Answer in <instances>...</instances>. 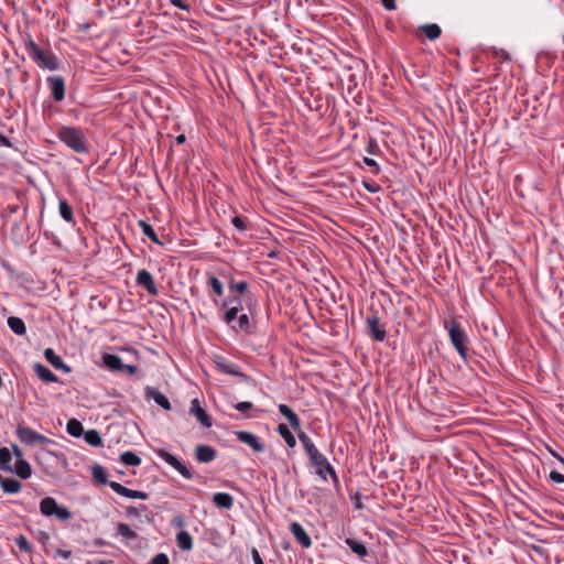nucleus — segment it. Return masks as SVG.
I'll use <instances>...</instances> for the list:
<instances>
[{"instance_id": "9b49d317", "label": "nucleus", "mask_w": 564, "mask_h": 564, "mask_svg": "<svg viewBox=\"0 0 564 564\" xmlns=\"http://www.w3.org/2000/svg\"><path fill=\"white\" fill-rule=\"evenodd\" d=\"M47 84L51 89L52 96L56 101H62L65 97V82L61 76H50Z\"/></svg>"}, {"instance_id": "79ce46f5", "label": "nucleus", "mask_w": 564, "mask_h": 564, "mask_svg": "<svg viewBox=\"0 0 564 564\" xmlns=\"http://www.w3.org/2000/svg\"><path fill=\"white\" fill-rule=\"evenodd\" d=\"M150 564H170V560L165 553H159L151 560Z\"/></svg>"}, {"instance_id": "4c0bfd02", "label": "nucleus", "mask_w": 564, "mask_h": 564, "mask_svg": "<svg viewBox=\"0 0 564 564\" xmlns=\"http://www.w3.org/2000/svg\"><path fill=\"white\" fill-rule=\"evenodd\" d=\"M208 284L212 286L213 291L217 295H223L224 288H223V283L219 281V279H217L216 276H209Z\"/></svg>"}, {"instance_id": "58836bf2", "label": "nucleus", "mask_w": 564, "mask_h": 564, "mask_svg": "<svg viewBox=\"0 0 564 564\" xmlns=\"http://www.w3.org/2000/svg\"><path fill=\"white\" fill-rule=\"evenodd\" d=\"M238 329L246 333L250 332V321L247 314H241L238 316Z\"/></svg>"}, {"instance_id": "13d9d810", "label": "nucleus", "mask_w": 564, "mask_h": 564, "mask_svg": "<svg viewBox=\"0 0 564 564\" xmlns=\"http://www.w3.org/2000/svg\"><path fill=\"white\" fill-rule=\"evenodd\" d=\"M364 162L367 166H370V167H373L376 171V173L379 172V166L377 164V162L373 160V159H370V158H364Z\"/></svg>"}, {"instance_id": "e2e57ef3", "label": "nucleus", "mask_w": 564, "mask_h": 564, "mask_svg": "<svg viewBox=\"0 0 564 564\" xmlns=\"http://www.w3.org/2000/svg\"><path fill=\"white\" fill-rule=\"evenodd\" d=\"M138 491L139 490H132V489L127 488V491L124 492L123 497L137 499Z\"/></svg>"}, {"instance_id": "4be33fe9", "label": "nucleus", "mask_w": 564, "mask_h": 564, "mask_svg": "<svg viewBox=\"0 0 564 564\" xmlns=\"http://www.w3.org/2000/svg\"><path fill=\"white\" fill-rule=\"evenodd\" d=\"M12 471H14L22 479H28L32 475L31 465L25 459H18L14 465V469L12 468Z\"/></svg>"}, {"instance_id": "dca6fc26", "label": "nucleus", "mask_w": 564, "mask_h": 564, "mask_svg": "<svg viewBox=\"0 0 564 564\" xmlns=\"http://www.w3.org/2000/svg\"><path fill=\"white\" fill-rule=\"evenodd\" d=\"M44 357L54 368L62 369L65 372L70 371V368L64 364L63 359L52 348L44 350Z\"/></svg>"}, {"instance_id": "5701e85b", "label": "nucleus", "mask_w": 564, "mask_h": 564, "mask_svg": "<svg viewBox=\"0 0 564 564\" xmlns=\"http://www.w3.org/2000/svg\"><path fill=\"white\" fill-rule=\"evenodd\" d=\"M176 542L181 550L189 551L193 549V539L187 531H180L176 534Z\"/></svg>"}, {"instance_id": "39448f33", "label": "nucleus", "mask_w": 564, "mask_h": 564, "mask_svg": "<svg viewBox=\"0 0 564 564\" xmlns=\"http://www.w3.org/2000/svg\"><path fill=\"white\" fill-rule=\"evenodd\" d=\"M448 335L452 345L455 347L457 352L463 359H467V348L466 340L467 336L464 330L460 328V325L457 322H452L451 327L448 329Z\"/></svg>"}, {"instance_id": "9d476101", "label": "nucleus", "mask_w": 564, "mask_h": 564, "mask_svg": "<svg viewBox=\"0 0 564 564\" xmlns=\"http://www.w3.org/2000/svg\"><path fill=\"white\" fill-rule=\"evenodd\" d=\"M235 434L239 442L250 446L254 452L260 453L264 451L262 442L254 434L247 431H238Z\"/></svg>"}, {"instance_id": "2eb2a0df", "label": "nucleus", "mask_w": 564, "mask_h": 564, "mask_svg": "<svg viewBox=\"0 0 564 564\" xmlns=\"http://www.w3.org/2000/svg\"><path fill=\"white\" fill-rule=\"evenodd\" d=\"M195 456L199 463H209L215 459L216 451L208 445H198L195 449Z\"/></svg>"}, {"instance_id": "8fccbe9b", "label": "nucleus", "mask_w": 564, "mask_h": 564, "mask_svg": "<svg viewBox=\"0 0 564 564\" xmlns=\"http://www.w3.org/2000/svg\"><path fill=\"white\" fill-rule=\"evenodd\" d=\"M299 438H300V442L302 443L304 449L307 448V446H311L314 444L313 441L310 438V436L304 432H299Z\"/></svg>"}, {"instance_id": "e433bc0d", "label": "nucleus", "mask_w": 564, "mask_h": 564, "mask_svg": "<svg viewBox=\"0 0 564 564\" xmlns=\"http://www.w3.org/2000/svg\"><path fill=\"white\" fill-rule=\"evenodd\" d=\"M227 307V311L224 315V321L227 323V324H230L237 316H238V313L241 311L239 310V307L237 306H226Z\"/></svg>"}, {"instance_id": "c85d7f7f", "label": "nucleus", "mask_w": 564, "mask_h": 564, "mask_svg": "<svg viewBox=\"0 0 564 564\" xmlns=\"http://www.w3.org/2000/svg\"><path fill=\"white\" fill-rule=\"evenodd\" d=\"M278 432L281 435V437L285 441L289 447H294L296 445V440L294 435L285 424H279Z\"/></svg>"}, {"instance_id": "7c9ffc66", "label": "nucleus", "mask_w": 564, "mask_h": 564, "mask_svg": "<svg viewBox=\"0 0 564 564\" xmlns=\"http://www.w3.org/2000/svg\"><path fill=\"white\" fill-rule=\"evenodd\" d=\"M58 209H59L61 217L65 221L72 223L74 220L73 209L65 199H59Z\"/></svg>"}, {"instance_id": "f3484780", "label": "nucleus", "mask_w": 564, "mask_h": 564, "mask_svg": "<svg viewBox=\"0 0 564 564\" xmlns=\"http://www.w3.org/2000/svg\"><path fill=\"white\" fill-rule=\"evenodd\" d=\"M279 412L289 421L290 425L295 431L300 430V426H301L300 417L297 416L296 413L293 412V410L289 405L280 404Z\"/></svg>"}, {"instance_id": "ddd939ff", "label": "nucleus", "mask_w": 564, "mask_h": 564, "mask_svg": "<svg viewBox=\"0 0 564 564\" xmlns=\"http://www.w3.org/2000/svg\"><path fill=\"white\" fill-rule=\"evenodd\" d=\"M290 531L292 532L294 539L301 544L302 547H311L312 540L304 530V528L299 522H292L290 524Z\"/></svg>"}, {"instance_id": "7ed1b4c3", "label": "nucleus", "mask_w": 564, "mask_h": 564, "mask_svg": "<svg viewBox=\"0 0 564 564\" xmlns=\"http://www.w3.org/2000/svg\"><path fill=\"white\" fill-rule=\"evenodd\" d=\"M40 510L44 516H55L59 520H68L72 518L70 511L66 507L58 506L55 499L51 497L41 500Z\"/></svg>"}, {"instance_id": "4d7b16f0", "label": "nucleus", "mask_w": 564, "mask_h": 564, "mask_svg": "<svg viewBox=\"0 0 564 564\" xmlns=\"http://www.w3.org/2000/svg\"><path fill=\"white\" fill-rule=\"evenodd\" d=\"M251 556L254 562V564H264L263 560L261 558L259 552L257 549H252Z\"/></svg>"}, {"instance_id": "603ef678", "label": "nucleus", "mask_w": 564, "mask_h": 564, "mask_svg": "<svg viewBox=\"0 0 564 564\" xmlns=\"http://www.w3.org/2000/svg\"><path fill=\"white\" fill-rule=\"evenodd\" d=\"M252 403L249 402V401H242V402H238L235 404V409L238 410L239 412H245L247 410H250L252 409Z\"/></svg>"}, {"instance_id": "37998d69", "label": "nucleus", "mask_w": 564, "mask_h": 564, "mask_svg": "<svg viewBox=\"0 0 564 564\" xmlns=\"http://www.w3.org/2000/svg\"><path fill=\"white\" fill-rule=\"evenodd\" d=\"M107 485H109V487L118 495L124 496V492L127 491V487L117 481H108Z\"/></svg>"}, {"instance_id": "6e6d98bb", "label": "nucleus", "mask_w": 564, "mask_h": 564, "mask_svg": "<svg viewBox=\"0 0 564 564\" xmlns=\"http://www.w3.org/2000/svg\"><path fill=\"white\" fill-rule=\"evenodd\" d=\"M55 555L59 556L64 560H68L72 556V551L58 549V550H56Z\"/></svg>"}, {"instance_id": "f704fd0d", "label": "nucleus", "mask_w": 564, "mask_h": 564, "mask_svg": "<svg viewBox=\"0 0 564 564\" xmlns=\"http://www.w3.org/2000/svg\"><path fill=\"white\" fill-rule=\"evenodd\" d=\"M422 29L426 37L431 41L436 40L441 35V28L437 24H425Z\"/></svg>"}, {"instance_id": "5fc2aeb1", "label": "nucleus", "mask_w": 564, "mask_h": 564, "mask_svg": "<svg viewBox=\"0 0 564 564\" xmlns=\"http://www.w3.org/2000/svg\"><path fill=\"white\" fill-rule=\"evenodd\" d=\"M170 1L174 7L181 9V10H188V6L186 3L187 0H170Z\"/></svg>"}, {"instance_id": "72a5a7b5", "label": "nucleus", "mask_w": 564, "mask_h": 564, "mask_svg": "<svg viewBox=\"0 0 564 564\" xmlns=\"http://www.w3.org/2000/svg\"><path fill=\"white\" fill-rule=\"evenodd\" d=\"M120 460L127 466H139L141 464V458L132 452L122 453Z\"/></svg>"}, {"instance_id": "f8f14e48", "label": "nucleus", "mask_w": 564, "mask_h": 564, "mask_svg": "<svg viewBox=\"0 0 564 564\" xmlns=\"http://www.w3.org/2000/svg\"><path fill=\"white\" fill-rule=\"evenodd\" d=\"M189 413L194 415L197 421L204 426V427H210L213 425L210 416L207 414V412L200 406V403L198 399H193L191 402Z\"/></svg>"}, {"instance_id": "de8ad7c7", "label": "nucleus", "mask_w": 564, "mask_h": 564, "mask_svg": "<svg viewBox=\"0 0 564 564\" xmlns=\"http://www.w3.org/2000/svg\"><path fill=\"white\" fill-rule=\"evenodd\" d=\"M304 451H305L310 462L312 459L316 458V456H318L319 454H322L314 444L311 446H307V448H305Z\"/></svg>"}, {"instance_id": "0e129e2a", "label": "nucleus", "mask_w": 564, "mask_h": 564, "mask_svg": "<svg viewBox=\"0 0 564 564\" xmlns=\"http://www.w3.org/2000/svg\"><path fill=\"white\" fill-rule=\"evenodd\" d=\"M123 371L128 372L129 375H134L137 372V367L133 365L124 364Z\"/></svg>"}, {"instance_id": "3c124183", "label": "nucleus", "mask_w": 564, "mask_h": 564, "mask_svg": "<svg viewBox=\"0 0 564 564\" xmlns=\"http://www.w3.org/2000/svg\"><path fill=\"white\" fill-rule=\"evenodd\" d=\"M550 479L556 484H564V475L556 470L550 473Z\"/></svg>"}, {"instance_id": "c03bdc74", "label": "nucleus", "mask_w": 564, "mask_h": 564, "mask_svg": "<svg viewBox=\"0 0 564 564\" xmlns=\"http://www.w3.org/2000/svg\"><path fill=\"white\" fill-rule=\"evenodd\" d=\"M107 485H109V487L118 495L124 496V492L127 491V487L117 481H108Z\"/></svg>"}, {"instance_id": "412c9836", "label": "nucleus", "mask_w": 564, "mask_h": 564, "mask_svg": "<svg viewBox=\"0 0 564 564\" xmlns=\"http://www.w3.org/2000/svg\"><path fill=\"white\" fill-rule=\"evenodd\" d=\"M217 368L224 373L240 377L242 379H248V377L241 371H239L238 368L232 362L226 360L217 361Z\"/></svg>"}, {"instance_id": "052dcab7", "label": "nucleus", "mask_w": 564, "mask_h": 564, "mask_svg": "<svg viewBox=\"0 0 564 564\" xmlns=\"http://www.w3.org/2000/svg\"><path fill=\"white\" fill-rule=\"evenodd\" d=\"M0 145L7 147V148H10L12 145L9 138L6 137L4 134H2L1 132H0Z\"/></svg>"}, {"instance_id": "f257e3e1", "label": "nucleus", "mask_w": 564, "mask_h": 564, "mask_svg": "<svg viewBox=\"0 0 564 564\" xmlns=\"http://www.w3.org/2000/svg\"><path fill=\"white\" fill-rule=\"evenodd\" d=\"M57 135L63 143L77 153H86L89 149L87 139L78 128L62 127Z\"/></svg>"}, {"instance_id": "473e14b6", "label": "nucleus", "mask_w": 564, "mask_h": 564, "mask_svg": "<svg viewBox=\"0 0 564 564\" xmlns=\"http://www.w3.org/2000/svg\"><path fill=\"white\" fill-rule=\"evenodd\" d=\"M84 438L86 443H88L91 446L98 447L102 445V438L96 430H89L85 432Z\"/></svg>"}, {"instance_id": "1a4fd4ad", "label": "nucleus", "mask_w": 564, "mask_h": 564, "mask_svg": "<svg viewBox=\"0 0 564 564\" xmlns=\"http://www.w3.org/2000/svg\"><path fill=\"white\" fill-rule=\"evenodd\" d=\"M367 326L372 336L377 341H383L387 335L384 327L380 324V319L377 314H372L367 317Z\"/></svg>"}, {"instance_id": "bf43d9fd", "label": "nucleus", "mask_w": 564, "mask_h": 564, "mask_svg": "<svg viewBox=\"0 0 564 564\" xmlns=\"http://www.w3.org/2000/svg\"><path fill=\"white\" fill-rule=\"evenodd\" d=\"M381 3L387 10L395 9V0H381Z\"/></svg>"}, {"instance_id": "6ab92c4d", "label": "nucleus", "mask_w": 564, "mask_h": 564, "mask_svg": "<svg viewBox=\"0 0 564 564\" xmlns=\"http://www.w3.org/2000/svg\"><path fill=\"white\" fill-rule=\"evenodd\" d=\"M105 366L112 371H123L124 364L122 359L113 354H105L102 356Z\"/></svg>"}, {"instance_id": "a19ab883", "label": "nucleus", "mask_w": 564, "mask_h": 564, "mask_svg": "<svg viewBox=\"0 0 564 564\" xmlns=\"http://www.w3.org/2000/svg\"><path fill=\"white\" fill-rule=\"evenodd\" d=\"M229 288L231 291H235L239 294H243L247 291L248 283L246 281H240L237 283H232Z\"/></svg>"}, {"instance_id": "aec40b11", "label": "nucleus", "mask_w": 564, "mask_h": 564, "mask_svg": "<svg viewBox=\"0 0 564 564\" xmlns=\"http://www.w3.org/2000/svg\"><path fill=\"white\" fill-rule=\"evenodd\" d=\"M34 371L37 377L45 382H57V377L44 365L36 362L34 365Z\"/></svg>"}, {"instance_id": "a878e982", "label": "nucleus", "mask_w": 564, "mask_h": 564, "mask_svg": "<svg viewBox=\"0 0 564 564\" xmlns=\"http://www.w3.org/2000/svg\"><path fill=\"white\" fill-rule=\"evenodd\" d=\"M117 533L122 536L126 543L138 539V534L126 523H118Z\"/></svg>"}, {"instance_id": "ea45409f", "label": "nucleus", "mask_w": 564, "mask_h": 564, "mask_svg": "<svg viewBox=\"0 0 564 564\" xmlns=\"http://www.w3.org/2000/svg\"><path fill=\"white\" fill-rule=\"evenodd\" d=\"M15 544L20 547V550L24 552L31 551V544L29 543L28 539L23 535H20L15 539Z\"/></svg>"}, {"instance_id": "cd10ccee", "label": "nucleus", "mask_w": 564, "mask_h": 564, "mask_svg": "<svg viewBox=\"0 0 564 564\" xmlns=\"http://www.w3.org/2000/svg\"><path fill=\"white\" fill-rule=\"evenodd\" d=\"M138 226L141 228L144 236H147L152 242L162 245L153 227L145 220H139Z\"/></svg>"}, {"instance_id": "774afa93", "label": "nucleus", "mask_w": 564, "mask_h": 564, "mask_svg": "<svg viewBox=\"0 0 564 564\" xmlns=\"http://www.w3.org/2000/svg\"><path fill=\"white\" fill-rule=\"evenodd\" d=\"M176 142H177L178 144H181V143L185 142V135H184V134H180L178 137H176Z\"/></svg>"}, {"instance_id": "6e6552de", "label": "nucleus", "mask_w": 564, "mask_h": 564, "mask_svg": "<svg viewBox=\"0 0 564 564\" xmlns=\"http://www.w3.org/2000/svg\"><path fill=\"white\" fill-rule=\"evenodd\" d=\"M135 282L139 286L143 288L144 290H147V292L152 295V296H155L158 295L159 293V290L156 288V284L154 282V279L152 276V274L147 271L145 269H142V270H139L138 271V274H137V278H135Z\"/></svg>"}, {"instance_id": "a18cd8bd", "label": "nucleus", "mask_w": 564, "mask_h": 564, "mask_svg": "<svg viewBox=\"0 0 564 564\" xmlns=\"http://www.w3.org/2000/svg\"><path fill=\"white\" fill-rule=\"evenodd\" d=\"M237 306L239 310H242L241 301L238 297H229L223 301L221 306Z\"/></svg>"}, {"instance_id": "864d4df0", "label": "nucleus", "mask_w": 564, "mask_h": 564, "mask_svg": "<svg viewBox=\"0 0 564 564\" xmlns=\"http://www.w3.org/2000/svg\"><path fill=\"white\" fill-rule=\"evenodd\" d=\"M231 223L239 230H245L246 229L245 221H243V219L241 217H238V216L234 217Z\"/></svg>"}, {"instance_id": "20e7f679", "label": "nucleus", "mask_w": 564, "mask_h": 564, "mask_svg": "<svg viewBox=\"0 0 564 564\" xmlns=\"http://www.w3.org/2000/svg\"><path fill=\"white\" fill-rule=\"evenodd\" d=\"M15 433L19 437V440L24 443L25 445H34V444H52L53 441L36 431L32 430L31 427L18 424Z\"/></svg>"}, {"instance_id": "393cba45", "label": "nucleus", "mask_w": 564, "mask_h": 564, "mask_svg": "<svg viewBox=\"0 0 564 564\" xmlns=\"http://www.w3.org/2000/svg\"><path fill=\"white\" fill-rule=\"evenodd\" d=\"M8 326L15 335L22 336L26 333L25 324L20 317H15V316L9 317Z\"/></svg>"}, {"instance_id": "c756f323", "label": "nucleus", "mask_w": 564, "mask_h": 564, "mask_svg": "<svg viewBox=\"0 0 564 564\" xmlns=\"http://www.w3.org/2000/svg\"><path fill=\"white\" fill-rule=\"evenodd\" d=\"M12 459V455L7 447L0 448V469L12 473V467L10 462Z\"/></svg>"}, {"instance_id": "69168bd1", "label": "nucleus", "mask_w": 564, "mask_h": 564, "mask_svg": "<svg viewBox=\"0 0 564 564\" xmlns=\"http://www.w3.org/2000/svg\"><path fill=\"white\" fill-rule=\"evenodd\" d=\"M149 498L148 494L144 491H138L137 499L147 500Z\"/></svg>"}, {"instance_id": "c9c22d12", "label": "nucleus", "mask_w": 564, "mask_h": 564, "mask_svg": "<svg viewBox=\"0 0 564 564\" xmlns=\"http://www.w3.org/2000/svg\"><path fill=\"white\" fill-rule=\"evenodd\" d=\"M91 475L94 477V479L102 485H107L108 484V479H107V473L106 470L104 469V467L99 466V465H96L91 468Z\"/></svg>"}, {"instance_id": "2f4dec72", "label": "nucleus", "mask_w": 564, "mask_h": 564, "mask_svg": "<svg viewBox=\"0 0 564 564\" xmlns=\"http://www.w3.org/2000/svg\"><path fill=\"white\" fill-rule=\"evenodd\" d=\"M66 431L74 437H79L83 434V425L76 419H70L66 424Z\"/></svg>"}, {"instance_id": "680f3d73", "label": "nucleus", "mask_w": 564, "mask_h": 564, "mask_svg": "<svg viewBox=\"0 0 564 564\" xmlns=\"http://www.w3.org/2000/svg\"><path fill=\"white\" fill-rule=\"evenodd\" d=\"M12 449H13V454L14 456L18 458V459H23V453L21 451V448L17 445H13L12 446Z\"/></svg>"}, {"instance_id": "423d86ee", "label": "nucleus", "mask_w": 564, "mask_h": 564, "mask_svg": "<svg viewBox=\"0 0 564 564\" xmlns=\"http://www.w3.org/2000/svg\"><path fill=\"white\" fill-rule=\"evenodd\" d=\"M310 463L322 479L326 480L325 474H328L334 482H338L337 474L324 454H319Z\"/></svg>"}, {"instance_id": "bb28decb", "label": "nucleus", "mask_w": 564, "mask_h": 564, "mask_svg": "<svg viewBox=\"0 0 564 564\" xmlns=\"http://www.w3.org/2000/svg\"><path fill=\"white\" fill-rule=\"evenodd\" d=\"M1 488L6 494L14 495L21 491L22 485L14 478H6L4 480H2Z\"/></svg>"}, {"instance_id": "09e8293b", "label": "nucleus", "mask_w": 564, "mask_h": 564, "mask_svg": "<svg viewBox=\"0 0 564 564\" xmlns=\"http://www.w3.org/2000/svg\"><path fill=\"white\" fill-rule=\"evenodd\" d=\"M304 451H305L310 462L312 459L316 458V456H318L319 454H322L314 444L311 446H307V448H305Z\"/></svg>"}, {"instance_id": "f03ea898", "label": "nucleus", "mask_w": 564, "mask_h": 564, "mask_svg": "<svg viewBox=\"0 0 564 564\" xmlns=\"http://www.w3.org/2000/svg\"><path fill=\"white\" fill-rule=\"evenodd\" d=\"M26 52L30 55V57L41 67L47 68L50 70L57 69L58 64L56 56L51 52H44L34 42L30 41L26 44Z\"/></svg>"}, {"instance_id": "4468645a", "label": "nucleus", "mask_w": 564, "mask_h": 564, "mask_svg": "<svg viewBox=\"0 0 564 564\" xmlns=\"http://www.w3.org/2000/svg\"><path fill=\"white\" fill-rule=\"evenodd\" d=\"M145 397L152 399L156 404L162 406L164 410H171V403L169 399L153 387L145 388Z\"/></svg>"}, {"instance_id": "a211bd4d", "label": "nucleus", "mask_w": 564, "mask_h": 564, "mask_svg": "<svg viewBox=\"0 0 564 564\" xmlns=\"http://www.w3.org/2000/svg\"><path fill=\"white\" fill-rule=\"evenodd\" d=\"M213 502L219 509L229 510L234 506V498L227 492H216L213 496Z\"/></svg>"}, {"instance_id": "338daca9", "label": "nucleus", "mask_w": 564, "mask_h": 564, "mask_svg": "<svg viewBox=\"0 0 564 564\" xmlns=\"http://www.w3.org/2000/svg\"><path fill=\"white\" fill-rule=\"evenodd\" d=\"M365 187H366V189H367L368 192H370V193H375V192H377V188H376V187H373V186H371V185H369V184H365Z\"/></svg>"}, {"instance_id": "b1692460", "label": "nucleus", "mask_w": 564, "mask_h": 564, "mask_svg": "<svg viewBox=\"0 0 564 564\" xmlns=\"http://www.w3.org/2000/svg\"><path fill=\"white\" fill-rule=\"evenodd\" d=\"M345 542L350 547V550L360 558H364L368 555V550L364 543L350 538L346 539Z\"/></svg>"}, {"instance_id": "0eeeda50", "label": "nucleus", "mask_w": 564, "mask_h": 564, "mask_svg": "<svg viewBox=\"0 0 564 564\" xmlns=\"http://www.w3.org/2000/svg\"><path fill=\"white\" fill-rule=\"evenodd\" d=\"M158 455L166 463L169 464L170 466H172L175 470H177L184 478L186 479H192L193 478V474L192 471L178 459L176 458L175 456H173L172 454L165 452V451H160L158 453Z\"/></svg>"}, {"instance_id": "49530a36", "label": "nucleus", "mask_w": 564, "mask_h": 564, "mask_svg": "<svg viewBox=\"0 0 564 564\" xmlns=\"http://www.w3.org/2000/svg\"><path fill=\"white\" fill-rule=\"evenodd\" d=\"M145 510H147L145 506H141L140 508L129 507V508H127L126 512H127L128 517H140L141 511H145Z\"/></svg>"}]
</instances>
